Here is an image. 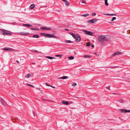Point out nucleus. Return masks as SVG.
<instances>
[{
  "label": "nucleus",
  "instance_id": "nucleus-1",
  "mask_svg": "<svg viewBox=\"0 0 130 130\" xmlns=\"http://www.w3.org/2000/svg\"><path fill=\"white\" fill-rule=\"evenodd\" d=\"M40 35H42L43 36L46 37L47 38H53L56 39H58V37L57 36H55L53 35L50 34H49L41 33H40Z\"/></svg>",
  "mask_w": 130,
  "mask_h": 130
},
{
  "label": "nucleus",
  "instance_id": "nucleus-2",
  "mask_svg": "<svg viewBox=\"0 0 130 130\" xmlns=\"http://www.w3.org/2000/svg\"><path fill=\"white\" fill-rule=\"evenodd\" d=\"M83 32H85V34L88 35L92 36L93 35V33L91 31H88L85 29L83 30Z\"/></svg>",
  "mask_w": 130,
  "mask_h": 130
},
{
  "label": "nucleus",
  "instance_id": "nucleus-3",
  "mask_svg": "<svg viewBox=\"0 0 130 130\" xmlns=\"http://www.w3.org/2000/svg\"><path fill=\"white\" fill-rule=\"evenodd\" d=\"M97 19H94L91 20H90L88 21L87 22L89 24L94 23L96 22L97 21Z\"/></svg>",
  "mask_w": 130,
  "mask_h": 130
},
{
  "label": "nucleus",
  "instance_id": "nucleus-4",
  "mask_svg": "<svg viewBox=\"0 0 130 130\" xmlns=\"http://www.w3.org/2000/svg\"><path fill=\"white\" fill-rule=\"evenodd\" d=\"M104 37V41H108L110 39V37L109 35H103Z\"/></svg>",
  "mask_w": 130,
  "mask_h": 130
},
{
  "label": "nucleus",
  "instance_id": "nucleus-5",
  "mask_svg": "<svg viewBox=\"0 0 130 130\" xmlns=\"http://www.w3.org/2000/svg\"><path fill=\"white\" fill-rule=\"evenodd\" d=\"M0 102L4 106H5L7 104L6 102L2 98H0Z\"/></svg>",
  "mask_w": 130,
  "mask_h": 130
},
{
  "label": "nucleus",
  "instance_id": "nucleus-6",
  "mask_svg": "<svg viewBox=\"0 0 130 130\" xmlns=\"http://www.w3.org/2000/svg\"><path fill=\"white\" fill-rule=\"evenodd\" d=\"M104 37L103 35L100 36L98 38V40L101 42L102 43H103L104 42Z\"/></svg>",
  "mask_w": 130,
  "mask_h": 130
},
{
  "label": "nucleus",
  "instance_id": "nucleus-7",
  "mask_svg": "<svg viewBox=\"0 0 130 130\" xmlns=\"http://www.w3.org/2000/svg\"><path fill=\"white\" fill-rule=\"evenodd\" d=\"M120 111L121 112H123L124 113H126L127 112H130V110H126V109H120Z\"/></svg>",
  "mask_w": 130,
  "mask_h": 130
},
{
  "label": "nucleus",
  "instance_id": "nucleus-8",
  "mask_svg": "<svg viewBox=\"0 0 130 130\" xmlns=\"http://www.w3.org/2000/svg\"><path fill=\"white\" fill-rule=\"evenodd\" d=\"M123 52H119V51H117L116 53H114L112 55V56H114L116 55H118L119 54H121L123 53Z\"/></svg>",
  "mask_w": 130,
  "mask_h": 130
},
{
  "label": "nucleus",
  "instance_id": "nucleus-9",
  "mask_svg": "<svg viewBox=\"0 0 130 130\" xmlns=\"http://www.w3.org/2000/svg\"><path fill=\"white\" fill-rule=\"evenodd\" d=\"M40 29H43V30H51V28L50 27H41L40 28Z\"/></svg>",
  "mask_w": 130,
  "mask_h": 130
},
{
  "label": "nucleus",
  "instance_id": "nucleus-10",
  "mask_svg": "<svg viewBox=\"0 0 130 130\" xmlns=\"http://www.w3.org/2000/svg\"><path fill=\"white\" fill-rule=\"evenodd\" d=\"M3 50L5 51H11L13 50V49L12 48H9L5 47L3 49Z\"/></svg>",
  "mask_w": 130,
  "mask_h": 130
},
{
  "label": "nucleus",
  "instance_id": "nucleus-11",
  "mask_svg": "<svg viewBox=\"0 0 130 130\" xmlns=\"http://www.w3.org/2000/svg\"><path fill=\"white\" fill-rule=\"evenodd\" d=\"M75 41L77 42L78 43L81 40V37H76V39H75Z\"/></svg>",
  "mask_w": 130,
  "mask_h": 130
},
{
  "label": "nucleus",
  "instance_id": "nucleus-12",
  "mask_svg": "<svg viewBox=\"0 0 130 130\" xmlns=\"http://www.w3.org/2000/svg\"><path fill=\"white\" fill-rule=\"evenodd\" d=\"M61 102L62 104L65 105H68L69 104V102L68 101H62Z\"/></svg>",
  "mask_w": 130,
  "mask_h": 130
},
{
  "label": "nucleus",
  "instance_id": "nucleus-13",
  "mask_svg": "<svg viewBox=\"0 0 130 130\" xmlns=\"http://www.w3.org/2000/svg\"><path fill=\"white\" fill-rule=\"evenodd\" d=\"M20 34L21 35H30V34L29 33H24V32H21L20 33Z\"/></svg>",
  "mask_w": 130,
  "mask_h": 130
},
{
  "label": "nucleus",
  "instance_id": "nucleus-14",
  "mask_svg": "<svg viewBox=\"0 0 130 130\" xmlns=\"http://www.w3.org/2000/svg\"><path fill=\"white\" fill-rule=\"evenodd\" d=\"M70 34L71 35L74 39H76V36L74 33L72 32H70Z\"/></svg>",
  "mask_w": 130,
  "mask_h": 130
},
{
  "label": "nucleus",
  "instance_id": "nucleus-15",
  "mask_svg": "<svg viewBox=\"0 0 130 130\" xmlns=\"http://www.w3.org/2000/svg\"><path fill=\"white\" fill-rule=\"evenodd\" d=\"M23 26H27L28 27H32V25L31 24H24Z\"/></svg>",
  "mask_w": 130,
  "mask_h": 130
},
{
  "label": "nucleus",
  "instance_id": "nucleus-16",
  "mask_svg": "<svg viewBox=\"0 0 130 130\" xmlns=\"http://www.w3.org/2000/svg\"><path fill=\"white\" fill-rule=\"evenodd\" d=\"M3 34H5V35H6L9 36H10L12 35V34L11 33L7 32L5 31V32H4L3 33Z\"/></svg>",
  "mask_w": 130,
  "mask_h": 130
},
{
  "label": "nucleus",
  "instance_id": "nucleus-17",
  "mask_svg": "<svg viewBox=\"0 0 130 130\" xmlns=\"http://www.w3.org/2000/svg\"><path fill=\"white\" fill-rule=\"evenodd\" d=\"M35 6V5L34 4H31L29 7L30 9H33Z\"/></svg>",
  "mask_w": 130,
  "mask_h": 130
},
{
  "label": "nucleus",
  "instance_id": "nucleus-18",
  "mask_svg": "<svg viewBox=\"0 0 130 130\" xmlns=\"http://www.w3.org/2000/svg\"><path fill=\"white\" fill-rule=\"evenodd\" d=\"M46 58H47L48 59H56V58L55 57H53L51 56H46Z\"/></svg>",
  "mask_w": 130,
  "mask_h": 130
},
{
  "label": "nucleus",
  "instance_id": "nucleus-19",
  "mask_svg": "<svg viewBox=\"0 0 130 130\" xmlns=\"http://www.w3.org/2000/svg\"><path fill=\"white\" fill-rule=\"evenodd\" d=\"M106 15H109V16H113V15L116 16L117 15V14H112V13H111V14L107 13V14H106Z\"/></svg>",
  "mask_w": 130,
  "mask_h": 130
},
{
  "label": "nucleus",
  "instance_id": "nucleus-20",
  "mask_svg": "<svg viewBox=\"0 0 130 130\" xmlns=\"http://www.w3.org/2000/svg\"><path fill=\"white\" fill-rule=\"evenodd\" d=\"M65 2V4L67 6H68L70 5V3L67 0Z\"/></svg>",
  "mask_w": 130,
  "mask_h": 130
},
{
  "label": "nucleus",
  "instance_id": "nucleus-21",
  "mask_svg": "<svg viewBox=\"0 0 130 130\" xmlns=\"http://www.w3.org/2000/svg\"><path fill=\"white\" fill-rule=\"evenodd\" d=\"M32 37L34 38H39V35H33Z\"/></svg>",
  "mask_w": 130,
  "mask_h": 130
},
{
  "label": "nucleus",
  "instance_id": "nucleus-22",
  "mask_svg": "<svg viewBox=\"0 0 130 130\" xmlns=\"http://www.w3.org/2000/svg\"><path fill=\"white\" fill-rule=\"evenodd\" d=\"M5 30H4V31H3L2 32H1V34L2 35H5V34H3V33L4 32H5V31H7V32H10V31H8V30H6L5 29Z\"/></svg>",
  "mask_w": 130,
  "mask_h": 130
},
{
  "label": "nucleus",
  "instance_id": "nucleus-23",
  "mask_svg": "<svg viewBox=\"0 0 130 130\" xmlns=\"http://www.w3.org/2000/svg\"><path fill=\"white\" fill-rule=\"evenodd\" d=\"M69 77L68 76H64L61 77V79H65L68 78Z\"/></svg>",
  "mask_w": 130,
  "mask_h": 130
},
{
  "label": "nucleus",
  "instance_id": "nucleus-24",
  "mask_svg": "<svg viewBox=\"0 0 130 130\" xmlns=\"http://www.w3.org/2000/svg\"><path fill=\"white\" fill-rule=\"evenodd\" d=\"M65 42L67 43H71L73 42V41H71V40H66Z\"/></svg>",
  "mask_w": 130,
  "mask_h": 130
},
{
  "label": "nucleus",
  "instance_id": "nucleus-25",
  "mask_svg": "<svg viewBox=\"0 0 130 130\" xmlns=\"http://www.w3.org/2000/svg\"><path fill=\"white\" fill-rule=\"evenodd\" d=\"M84 58H91L92 56L89 55H85L84 56Z\"/></svg>",
  "mask_w": 130,
  "mask_h": 130
},
{
  "label": "nucleus",
  "instance_id": "nucleus-26",
  "mask_svg": "<svg viewBox=\"0 0 130 130\" xmlns=\"http://www.w3.org/2000/svg\"><path fill=\"white\" fill-rule=\"evenodd\" d=\"M68 59L70 60H72L74 58V57L73 56H70L68 57Z\"/></svg>",
  "mask_w": 130,
  "mask_h": 130
},
{
  "label": "nucleus",
  "instance_id": "nucleus-27",
  "mask_svg": "<svg viewBox=\"0 0 130 130\" xmlns=\"http://www.w3.org/2000/svg\"><path fill=\"white\" fill-rule=\"evenodd\" d=\"M119 102L120 103H123L124 102V100L122 99L120 100Z\"/></svg>",
  "mask_w": 130,
  "mask_h": 130
},
{
  "label": "nucleus",
  "instance_id": "nucleus-28",
  "mask_svg": "<svg viewBox=\"0 0 130 130\" xmlns=\"http://www.w3.org/2000/svg\"><path fill=\"white\" fill-rule=\"evenodd\" d=\"M107 0H105V4L106 6H107L108 5V4L107 3Z\"/></svg>",
  "mask_w": 130,
  "mask_h": 130
},
{
  "label": "nucleus",
  "instance_id": "nucleus-29",
  "mask_svg": "<svg viewBox=\"0 0 130 130\" xmlns=\"http://www.w3.org/2000/svg\"><path fill=\"white\" fill-rule=\"evenodd\" d=\"M31 29L32 30H39V29H37L36 28H31Z\"/></svg>",
  "mask_w": 130,
  "mask_h": 130
},
{
  "label": "nucleus",
  "instance_id": "nucleus-30",
  "mask_svg": "<svg viewBox=\"0 0 130 130\" xmlns=\"http://www.w3.org/2000/svg\"><path fill=\"white\" fill-rule=\"evenodd\" d=\"M89 15V14L87 13L84 14L82 15V16H84L85 17H86L87 16H88Z\"/></svg>",
  "mask_w": 130,
  "mask_h": 130
},
{
  "label": "nucleus",
  "instance_id": "nucleus-31",
  "mask_svg": "<svg viewBox=\"0 0 130 130\" xmlns=\"http://www.w3.org/2000/svg\"><path fill=\"white\" fill-rule=\"evenodd\" d=\"M120 67L119 66H113V67H110L111 68H117L119 67Z\"/></svg>",
  "mask_w": 130,
  "mask_h": 130
},
{
  "label": "nucleus",
  "instance_id": "nucleus-32",
  "mask_svg": "<svg viewBox=\"0 0 130 130\" xmlns=\"http://www.w3.org/2000/svg\"><path fill=\"white\" fill-rule=\"evenodd\" d=\"M31 76V74H27V75L26 76V77L28 78L29 77Z\"/></svg>",
  "mask_w": 130,
  "mask_h": 130
},
{
  "label": "nucleus",
  "instance_id": "nucleus-33",
  "mask_svg": "<svg viewBox=\"0 0 130 130\" xmlns=\"http://www.w3.org/2000/svg\"><path fill=\"white\" fill-rule=\"evenodd\" d=\"M116 19V18L115 17H112V19L111 20V21H112L114 20H115Z\"/></svg>",
  "mask_w": 130,
  "mask_h": 130
},
{
  "label": "nucleus",
  "instance_id": "nucleus-34",
  "mask_svg": "<svg viewBox=\"0 0 130 130\" xmlns=\"http://www.w3.org/2000/svg\"><path fill=\"white\" fill-rule=\"evenodd\" d=\"M27 85H28V86L31 87H32L35 88V87L32 85L29 84H27Z\"/></svg>",
  "mask_w": 130,
  "mask_h": 130
},
{
  "label": "nucleus",
  "instance_id": "nucleus-35",
  "mask_svg": "<svg viewBox=\"0 0 130 130\" xmlns=\"http://www.w3.org/2000/svg\"><path fill=\"white\" fill-rule=\"evenodd\" d=\"M96 14V13L95 12H92V13H91V15L92 16H95Z\"/></svg>",
  "mask_w": 130,
  "mask_h": 130
},
{
  "label": "nucleus",
  "instance_id": "nucleus-36",
  "mask_svg": "<svg viewBox=\"0 0 130 130\" xmlns=\"http://www.w3.org/2000/svg\"><path fill=\"white\" fill-rule=\"evenodd\" d=\"M62 56V55H55V56L56 57H59L60 58H61V57Z\"/></svg>",
  "mask_w": 130,
  "mask_h": 130
},
{
  "label": "nucleus",
  "instance_id": "nucleus-37",
  "mask_svg": "<svg viewBox=\"0 0 130 130\" xmlns=\"http://www.w3.org/2000/svg\"><path fill=\"white\" fill-rule=\"evenodd\" d=\"M110 86H107V87H106L105 88L107 89H109V90H110Z\"/></svg>",
  "mask_w": 130,
  "mask_h": 130
},
{
  "label": "nucleus",
  "instance_id": "nucleus-38",
  "mask_svg": "<svg viewBox=\"0 0 130 130\" xmlns=\"http://www.w3.org/2000/svg\"><path fill=\"white\" fill-rule=\"evenodd\" d=\"M77 84L76 83H74L72 84V86H75L77 85Z\"/></svg>",
  "mask_w": 130,
  "mask_h": 130
},
{
  "label": "nucleus",
  "instance_id": "nucleus-39",
  "mask_svg": "<svg viewBox=\"0 0 130 130\" xmlns=\"http://www.w3.org/2000/svg\"><path fill=\"white\" fill-rule=\"evenodd\" d=\"M89 45H90V43H89V42H88V43L87 44H86V46H89Z\"/></svg>",
  "mask_w": 130,
  "mask_h": 130
},
{
  "label": "nucleus",
  "instance_id": "nucleus-40",
  "mask_svg": "<svg viewBox=\"0 0 130 130\" xmlns=\"http://www.w3.org/2000/svg\"><path fill=\"white\" fill-rule=\"evenodd\" d=\"M75 35L76 36V37H78V36L80 37L79 36V35L78 34H76V35Z\"/></svg>",
  "mask_w": 130,
  "mask_h": 130
},
{
  "label": "nucleus",
  "instance_id": "nucleus-41",
  "mask_svg": "<svg viewBox=\"0 0 130 130\" xmlns=\"http://www.w3.org/2000/svg\"><path fill=\"white\" fill-rule=\"evenodd\" d=\"M45 85H46V86H52L51 85H48V84L47 83H46V84H45Z\"/></svg>",
  "mask_w": 130,
  "mask_h": 130
},
{
  "label": "nucleus",
  "instance_id": "nucleus-42",
  "mask_svg": "<svg viewBox=\"0 0 130 130\" xmlns=\"http://www.w3.org/2000/svg\"><path fill=\"white\" fill-rule=\"evenodd\" d=\"M93 54L95 55H96V56H99V55L98 54L96 53V52H94V53Z\"/></svg>",
  "mask_w": 130,
  "mask_h": 130
},
{
  "label": "nucleus",
  "instance_id": "nucleus-43",
  "mask_svg": "<svg viewBox=\"0 0 130 130\" xmlns=\"http://www.w3.org/2000/svg\"><path fill=\"white\" fill-rule=\"evenodd\" d=\"M82 3H85V4H86V2H85L84 1H82Z\"/></svg>",
  "mask_w": 130,
  "mask_h": 130
},
{
  "label": "nucleus",
  "instance_id": "nucleus-44",
  "mask_svg": "<svg viewBox=\"0 0 130 130\" xmlns=\"http://www.w3.org/2000/svg\"><path fill=\"white\" fill-rule=\"evenodd\" d=\"M66 26L68 27H69L70 26V24H67L66 25Z\"/></svg>",
  "mask_w": 130,
  "mask_h": 130
},
{
  "label": "nucleus",
  "instance_id": "nucleus-45",
  "mask_svg": "<svg viewBox=\"0 0 130 130\" xmlns=\"http://www.w3.org/2000/svg\"><path fill=\"white\" fill-rule=\"evenodd\" d=\"M65 30L67 31H69V29L67 28H66L64 29Z\"/></svg>",
  "mask_w": 130,
  "mask_h": 130
},
{
  "label": "nucleus",
  "instance_id": "nucleus-46",
  "mask_svg": "<svg viewBox=\"0 0 130 130\" xmlns=\"http://www.w3.org/2000/svg\"><path fill=\"white\" fill-rule=\"evenodd\" d=\"M5 30V29H0V31H4Z\"/></svg>",
  "mask_w": 130,
  "mask_h": 130
},
{
  "label": "nucleus",
  "instance_id": "nucleus-47",
  "mask_svg": "<svg viewBox=\"0 0 130 130\" xmlns=\"http://www.w3.org/2000/svg\"><path fill=\"white\" fill-rule=\"evenodd\" d=\"M91 46L93 48L94 47V46L93 44H92L91 45Z\"/></svg>",
  "mask_w": 130,
  "mask_h": 130
},
{
  "label": "nucleus",
  "instance_id": "nucleus-48",
  "mask_svg": "<svg viewBox=\"0 0 130 130\" xmlns=\"http://www.w3.org/2000/svg\"><path fill=\"white\" fill-rule=\"evenodd\" d=\"M34 51L35 53H37L38 52V51Z\"/></svg>",
  "mask_w": 130,
  "mask_h": 130
},
{
  "label": "nucleus",
  "instance_id": "nucleus-49",
  "mask_svg": "<svg viewBox=\"0 0 130 130\" xmlns=\"http://www.w3.org/2000/svg\"><path fill=\"white\" fill-rule=\"evenodd\" d=\"M16 61H17V63H18V64H19V61L18 60H17Z\"/></svg>",
  "mask_w": 130,
  "mask_h": 130
},
{
  "label": "nucleus",
  "instance_id": "nucleus-50",
  "mask_svg": "<svg viewBox=\"0 0 130 130\" xmlns=\"http://www.w3.org/2000/svg\"><path fill=\"white\" fill-rule=\"evenodd\" d=\"M112 94H117V93H112Z\"/></svg>",
  "mask_w": 130,
  "mask_h": 130
},
{
  "label": "nucleus",
  "instance_id": "nucleus-51",
  "mask_svg": "<svg viewBox=\"0 0 130 130\" xmlns=\"http://www.w3.org/2000/svg\"><path fill=\"white\" fill-rule=\"evenodd\" d=\"M51 87H52V88H55V87H53V86H51Z\"/></svg>",
  "mask_w": 130,
  "mask_h": 130
},
{
  "label": "nucleus",
  "instance_id": "nucleus-52",
  "mask_svg": "<svg viewBox=\"0 0 130 130\" xmlns=\"http://www.w3.org/2000/svg\"><path fill=\"white\" fill-rule=\"evenodd\" d=\"M81 71H84V70L83 69H81V70H80Z\"/></svg>",
  "mask_w": 130,
  "mask_h": 130
},
{
  "label": "nucleus",
  "instance_id": "nucleus-53",
  "mask_svg": "<svg viewBox=\"0 0 130 130\" xmlns=\"http://www.w3.org/2000/svg\"><path fill=\"white\" fill-rule=\"evenodd\" d=\"M109 23H111L112 22H109Z\"/></svg>",
  "mask_w": 130,
  "mask_h": 130
},
{
  "label": "nucleus",
  "instance_id": "nucleus-54",
  "mask_svg": "<svg viewBox=\"0 0 130 130\" xmlns=\"http://www.w3.org/2000/svg\"><path fill=\"white\" fill-rule=\"evenodd\" d=\"M74 52V53L75 54H76L75 52Z\"/></svg>",
  "mask_w": 130,
  "mask_h": 130
},
{
  "label": "nucleus",
  "instance_id": "nucleus-55",
  "mask_svg": "<svg viewBox=\"0 0 130 130\" xmlns=\"http://www.w3.org/2000/svg\"><path fill=\"white\" fill-rule=\"evenodd\" d=\"M59 11H60V10H58Z\"/></svg>",
  "mask_w": 130,
  "mask_h": 130
},
{
  "label": "nucleus",
  "instance_id": "nucleus-56",
  "mask_svg": "<svg viewBox=\"0 0 130 130\" xmlns=\"http://www.w3.org/2000/svg\"><path fill=\"white\" fill-rule=\"evenodd\" d=\"M33 114H34V112H33Z\"/></svg>",
  "mask_w": 130,
  "mask_h": 130
},
{
  "label": "nucleus",
  "instance_id": "nucleus-57",
  "mask_svg": "<svg viewBox=\"0 0 130 130\" xmlns=\"http://www.w3.org/2000/svg\"><path fill=\"white\" fill-rule=\"evenodd\" d=\"M14 23H15V22H14Z\"/></svg>",
  "mask_w": 130,
  "mask_h": 130
},
{
  "label": "nucleus",
  "instance_id": "nucleus-58",
  "mask_svg": "<svg viewBox=\"0 0 130 130\" xmlns=\"http://www.w3.org/2000/svg\"><path fill=\"white\" fill-rule=\"evenodd\" d=\"M14 23H15V22H14Z\"/></svg>",
  "mask_w": 130,
  "mask_h": 130
}]
</instances>
